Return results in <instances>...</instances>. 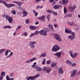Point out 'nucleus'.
<instances>
[{
  "label": "nucleus",
  "instance_id": "obj_13",
  "mask_svg": "<svg viewBox=\"0 0 80 80\" xmlns=\"http://www.w3.org/2000/svg\"><path fill=\"white\" fill-rule=\"evenodd\" d=\"M36 60V58L35 57H34L31 59H29V60L27 61L26 62V63H30L31 62H33V61H34V60Z\"/></svg>",
  "mask_w": 80,
  "mask_h": 80
},
{
  "label": "nucleus",
  "instance_id": "obj_15",
  "mask_svg": "<svg viewBox=\"0 0 80 80\" xmlns=\"http://www.w3.org/2000/svg\"><path fill=\"white\" fill-rule=\"evenodd\" d=\"M35 68L36 70L38 72H41L42 70V69L40 67L36 66Z\"/></svg>",
  "mask_w": 80,
  "mask_h": 80
},
{
  "label": "nucleus",
  "instance_id": "obj_12",
  "mask_svg": "<svg viewBox=\"0 0 80 80\" xmlns=\"http://www.w3.org/2000/svg\"><path fill=\"white\" fill-rule=\"evenodd\" d=\"M47 12L48 13H52L55 16H57V15H58V13H57L56 12H53V11L52 10H47Z\"/></svg>",
  "mask_w": 80,
  "mask_h": 80
},
{
  "label": "nucleus",
  "instance_id": "obj_33",
  "mask_svg": "<svg viewBox=\"0 0 80 80\" xmlns=\"http://www.w3.org/2000/svg\"><path fill=\"white\" fill-rule=\"evenodd\" d=\"M21 27H22V26L21 25L18 26L16 29V30H17V31L19 30L20 29Z\"/></svg>",
  "mask_w": 80,
  "mask_h": 80
},
{
  "label": "nucleus",
  "instance_id": "obj_40",
  "mask_svg": "<svg viewBox=\"0 0 80 80\" xmlns=\"http://www.w3.org/2000/svg\"><path fill=\"white\" fill-rule=\"evenodd\" d=\"M69 53L70 54V55H71V57H72L73 55V54L72 53H73V51H69Z\"/></svg>",
  "mask_w": 80,
  "mask_h": 80
},
{
  "label": "nucleus",
  "instance_id": "obj_32",
  "mask_svg": "<svg viewBox=\"0 0 80 80\" xmlns=\"http://www.w3.org/2000/svg\"><path fill=\"white\" fill-rule=\"evenodd\" d=\"M52 62V61L50 60H48L47 61V65H49V64H50Z\"/></svg>",
  "mask_w": 80,
  "mask_h": 80
},
{
  "label": "nucleus",
  "instance_id": "obj_59",
  "mask_svg": "<svg viewBox=\"0 0 80 80\" xmlns=\"http://www.w3.org/2000/svg\"><path fill=\"white\" fill-rule=\"evenodd\" d=\"M20 10H23V8L20 7H19Z\"/></svg>",
  "mask_w": 80,
  "mask_h": 80
},
{
  "label": "nucleus",
  "instance_id": "obj_11",
  "mask_svg": "<svg viewBox=\"0 0 80 80\" xmlns=\"http://www.w3.org/2000/svg\"><path fill=\"white\" fill-rule=\"evenodd\" d=\"M62 52H59L54 54V55L55 56H57L58 58H61V54H62Z\"/></svg>",
  "mask_w": 80,
  "mask_h": 80
},
{
  "label": "nucleus",
  "instance_id": "obj_57",
  "mask_svg": "<svg viewBox=\"0 0 80 80\" xmlns=\"http://www.w3.org/2000/svg\"><path fill=\"white\" fill-rule=\"evenodd\" d=\"M13 52H11V53H10V54H9V55H10V56L11 57V56H12V54H13Z\"/></svg>",
  "mask_w": 80,
  "mask_h": 80
},
{
  "label": "nucleus",
  "instance_id": "obj_29",
  "mask_svg": "<svg viewBox=\"0 0 80 80\" xmlns=\"http://www.w3.org/2000/svg\"><path fill=\"white\" fill-rule=\"evenodd\" d=\"M50 17H51L50 14H48L47 16L48 22H49L50 20Z\"/></svg>",
  "mask_w": 80,
  "mask_h": 80
},
{
  "label": "nucleus",
  "instance_id": "obj_36",
  "mask_svg": "<svg viewBox=\"0 0 80 80\" xmlns=\"http://www.w3.org/2000/svg\"><path fill=\"white\" fill-rule=\"evenodd\" d=\"M43 7V6H37L36 9H38V8H42Z\"/></svg>",
  "mask_w": 80,
  "mask_h": 80
},
{
  "label": "nucleus",
  "instance_id": "obj_50",
  "mask_svg": "<svg viewBox=\"0 0 80 80\" xmlns=\"http://www.w3.org/2000/svg\"><path fill=\"white\" fill-rule=\"evenodd\" d=\"M72 67H75L76 66V64L75 63H73L72 64Z\"/></svg>",
  "mask_w": 80,
  "mask_h": 80
},
{
  "label": "nucleus",
  "instance_id": "obj_5",
  "mask_svg": "<svg viewBox=\"0 0 80 80\" xmlns=\"http://www.w3.org/2000/svg\"><path fill=\"white\" fill-rule=\"evenodd\" d=\"M40 76V74H38L35 76H30L28 77V78H27V80H30V79L31 80H35V78H38V77Z\"/></svg>",
  "mask_w": 80,
  "mask_h": 80
},
{
  "label": "nucleus",
  "instance_id": "obj_14",
  "mask_svg": "<svg viewBox=\"0 0 80 80\" xmlns=\"http://www.w3.org/2000/svg\"><path fill=\"white\" fill-rule=\"evenodd\" d=\"M61 7V5H54L53 6V8H54L55 10H57L59 8Z\"/></svg>",
  "mask_w": 80,
  "mask_h": 80
},
{
  "label": "nucleus",
  "instance_id": "obj_49",
  "mask_svg": "<svg viewBox=\"0 0 80 80\" xmlns=\"http://www.w3.org/2000/svg\"><path fill=\"white\" fill-rule=\"evenodd\" d=\"M8 51H7V50H6V51L5 52V55L6 56H7L8 55Z\"/></svg>",
  "mask_w": 80,
  "mask_h": 80
},
{
  "label": "nucleus",
  "instance_id": "obj_60",
  "mask_svg": "<svg viewBox=\"0 0 80 80\" xmlns=\"http://www.w3.org/2000/svg\"><path fill=\"white\" fill-rule=\"evenodd\" d=\"M11 57L10 55H9L8 56H7V58H10Z\"/></svg>",
  "mask_w": 80,
  "mask_h": 80
},
{
  "label": "nucleus",
  "instance_id": "obj_6",
  "mask_svg": "<svg viewBox=\"0 0 80 80\" xmlns=\"http://www.w3.org/2000/svg\"><path fill=\"white\" fill-rule=\"evenodd\" d=\"M48 32L47 31H45L44 30H42L39 31V33L41 35L47 36Z\"/></svg>",
  "mask_w": 80,
  "mask_h": 80
},
{
  "label": "nucleus",
  "instance_id": "obj_8",
  "mask_svg": "<svg viewBox=\"0 0 80 80\" xmlns=\"http://www.w3.org/2000/svg\"><path fill=\"white\" fill-rule=\"evenodd\" d=\"M36 43V42L35 41L34 42L32 41L29 42V44L30 47H31L32 48H34L35 47L34 44H35Z\"/></svg>",
  "mask_w": 80,
  "mask_h": 80
},
{
  "label": "nucleus",
  "instance_id": "obj_45",
  "mask_svg": "<svg viewBox=\"0 0 80 80\" xmlns=\"http://www.w3.org/2000/svg\"><path fill=\"white\" fill-rule=\"evenodd\" d=\"M27 35H28V33L27 32H25L24 33V36H25V37H27Z\"/></svg>",
  "mask_w": 80,
  "mask_h": 80
},
{
  "label": "nucleus",
  "instance_id": "obj_41",
  "mask_svg": "<svg viewBox=\"0 0 80 80\" xmlns=\"http://www.w3.org/2000/svg\"><path fill=\"white\" fill-rule=\"evenodd\" d=\"M12 13L13 14V15H15L16 14V12L15 10H14L12 11H11Z\"/></svg>",
  "mask_w": 80,
  "mask_h": 80
},
{
  "label": "nucleus",
  "instance_id": "obj_62",
  "mask_svg": "<svg viewBox=\"0 0 80 80\" xmlns=\"http://www.w3.org/2000/svg\"><path fill=\"white\" fill-rule=\"evenodd\" d=\"M55 3H56V2H53L52 4V6L54 5H55Z\"/></svg>",
  "mask_w": 80,
  "mask_h": 80
},
{
  "label": "nucleus",
  "instance_id": "obj_56",
  "mask_svg": "<svg viewBox=\"0 0 80 80\" xmlns=\"http://www.w3.org/2000/svg\"><path fill=\"white\" fill-rule=\"evenodd\" d=\"M1 51H2V52H4L5 51V49H1Z\"/></svg>",
  "mask_w": 80,
  "mask_h": 80
},
{
  "label": "nucleus",
  "instance_id": "obj_61",
  "mask_svg": "<svg viewBox=\"0 0 80 80\" xmlns=\"http://www.w3.org/2000/svg\"><path fill=\"white\" fill-rule=\"evenodd\" d=\"M59 3H60V4H62V3H63L62 2V1H60L59 2Z\"/></svg>",
  "mask_w": 80,
  "mask_h": 80
},
{
  "label": "nucleus",
  "instance_id": "obj_48",
  "mask_svg": "<svg viewBox=\"0 0 80 80\" xmlns=\"http://www.w3.org/2000/svg\"><path fill=\"white\" fill-rule=\"evenodd\" d=\"M41 0H36L35 2H40ZM42 1L43 2H45V0H42Z\"/></svg>",
  "mask_w": 80,
  "mask_h": 80
},
{
  "label": "nucleus",
  "instance_id": "obj_25",
  "mask_svg": "<svg viewBox=\"0 0 80 80\" xmlns=\"http://www.w3.org/2000/svg\"><path fill=\"white\" fill-rule=\"evenodd\" d=\"M72 16V14H66L64 17H71Z\"/></svg>",
  "mask_w": 80,
  "mask_h": 80
},
{
  "label": "nucleus",
  "instance_id": "obj_64",
  "mask_svg": "<svg viewBox=\"0 0 80 80\" xmlns=\"http://www.w3.org/2000/svg\"><path fill=\"white\" fill-rule=\"evenodd\" d=\"M78 75H80V71H79L78 72Z\"/></svg>",
  "mask_w": 80,
  "mask_h": 80
},
{
  "label": "nucleus",
  "instance_id": "obj_20",
  "mask_svg": "<svg viewBox=\"0 0 80 80\" xmlns=\"http://www.w3.org/2000/svg\"><path fill=\"white\" fill-rule=\"evenodd\" d=\"M12 20H13V19L12 18V17H10L8 19V21L9 23H12Z\"/></svg>",
  "mask_w": 80,
  "mask_h": 80
},
{
  "label": "nucleus",
  "instance_id": "obj_58",
  "mask_svg": "<svg viewBox=\"0 0 80 80\" xmlns=\"http://www.w3.org/2000/svg\"><path fill=\"white\" fill-rule=\"evenodd\" d=\"M70 62V60H68L67 61H66V63H69Z\"/></svg>",
  "mask_w": 80,
  "mask_h": 80
},
{
  "label": "nucleus",
  "instance_id": "obj_17",
  "mask_svg": "<svg viewBox=\"0 0 80 80\" xmlns=\"http://www.w3.org/2000/svg\"><path fill=\"white\" fill-rule=\"evenodd\" d=\"M58 72L59 73H61V74H63V71L62 69V67H60L58 70Z\"/></svg>",
  "mask_w": 80,
  "mask_h": 80
},
{
  "label": "nucleus",
  "instance_id": "obj_27",
  "mask_svg": "<svg viewBox=\"0 0 80 80\" xmlns=\"http://www.w3.org/2000/svg\"><path fill=\"white\" fill-rule=\"evenodd\" d=\"M77 55H78V53H74V55L73 54L72 55V58H75V57H77Z\"/></svg>",
  "mask_w": 80,
  "mask_h": 80
},
{
  "label": "nucleus",
  "instance_id": "obj_22",
  "mask_svg": "<svg viewBox=\"0 0 80 80\" xmlns=\"http://www.w3.org/2000/svg\"><path fill=\"white\" fill-rule=\"evenodd\" d=\"M68 24L70 26H73L74 25V23L73 22H68Z\"/></svg>",
  "mask_w": 80,
  "mask_h": 80
},
{
  "label": "nucleus",
  "instance_id": "obj_24",
  "mask_svg": "<svg viewBox=\"0 0 80 80\" xmlns=\"http://www.w3.org/2000/svg\"><path fill=\"white\" fill-rule=\"evenodd\" d=\"M48 26L50 30H53V26L51 24H49Z\"/></svg>",
  "mask_w": 80,
  "mask_h": 80
},
{
  "label": "nucleus",
  "instance_id": "obj_42",
  "mask_svg": "<svg viewBox=\"0 0 80 80\" xmlns=\"http://www.w3.org/2000/svg\"><path fill=\"white\" fill-rule=\"evenodd\" d=\"M35 35V33H32L29 36L30 38H31L32 37Z\"/></svg>",
  "mask_w": 80,
  "mask_h": 80
},
{
  "label": "nucleus",
  "instance_id": "obj_44",
  "mask_svg": "<svg viewBox=\"0 0 80 80\" xmlns=\"http://www.w3.org/2000/svg\"><path fill=\"white\" fill-rule=\"evenodd\" d=\"M26 23L28 24L29 23V19H27L26 20Z\"/></svg>",
  "mask_w": 80,
  "mask_h": 80
},
{
  "label": "nucleus",
  "instance_id": "obj_18",
  "mask_svg": "<svg viewBox=\"0 0 80 80\" xmlns=\"http://www.w3.org/2000/svg\"><path fill=\"white\" fill-rule=\"evenodd\" d=\"M65 32L66 33H69L70 34L72 33V30H70L69 29H66L65 30Z\"/></svg>",
  "mask_w": 80,
  "mask_h": 80
},
{
  "label": "nucleus",
  "instance_id": "obj_23",
  "mask_svg": "<svg viewBox=\"0 0 80 80\" xmlns=\"http://www.w3.org/2000/svg\"><path fill=\"white\" fill-rule=\"evenodd\" d=\"M57 65V63L52 62L51 64V67H54L55 66H56Z\"/></svg>",
  "mask_w": 80,
  "mask_h": 80
},
{
  "label": "nucleus",
  "instance_id": "obj_47",
  "mask_svg": "<svg viewBox=\"0 0 80 80\" xmlns=\"http://www.w3.org/2000/svg\"><path fill=\"white\" fill-rule=\"evenodd\" d=\"M10 78H9V77L8 76H7L6 77V79L7 80H10Z\"/></svg>",
  "mask_w": 80,
  "mask_h": 80
},
{
  "label": "nucleus",
  "instance_id": "obj_35",
  "mask_svg": "<svg viewBox=\"0 0 80 80\" xmlns=\"http://www.w3.org/2000/svg\"><path fill=\"white\" fill-rule=\"evenodd\" d=\"M46 61V58H44L43 61L42 62V65H45V62Z\"/></svg>",
  "mask_w": 80,
  "mask_h": 80
},
{
  "label": "nucleus",
  "instance_id": "obj_51",
  "mask_svg": "<svg viewBox=\"0 0 80 80\" xmlns=\"http://www.w3.org/2000/svg\"><path fill=\"white\" fill-rule=\"evenodd\" d=\"M13 73H11L10 76H9V77H13Z\"/></svg>",
  "mask_w": 80,
  "mask_h": 80
},
{
  "label": "nucleus",
  "instance_id": "obj_54",
  "mask_svg": "<svg viewBox=\"0 0 80 80\" xmlns=\"http://www.w3.org/2000/svg\"><path fill=\"white\" fill-rule=\"evenodd\" d=\"M3 79L2 76H0V80H2Z\"/></svg>",
  "mask_w": 80,
  "mask_h": 80
},
{
  "label": "nucleus",
  "instance_id": "obj_19",
  "mask_svg": "<svg viewBox=\"0 0 80 80\" xmlns=\"http://www.w3.org/2000/svg\"><path fill=\"white\" fill-rule=\"evenodd\" d=\"M29 28L30 29H31V30H35V29H36L37 27L35 26H29Z\"/></svg>",
  "mask_w": 80,
  "mask_h": 80
},
{
  "label": "nucleus",
  "instance_id": "obj_34",
  "mask_svg": "<svg viewBox=\"0 0 80 80\" xmlns=\"http://www.w3.org/2000/svg\"><path fill=\"white\" fill-rule=\"evenodd\" d=\"M64 13H65V14L66 13H67V10L66 9V8H65V7H64Z\"/></svg>",
  "mask_w": 80,
  "mask_h": 80
},
{
  "label": "nucleus",
  "instance_id": "obj_53",
  "mask_svg": "<svg viewBox=\"0 0 80 80\" xmlns=\"http://www.w3.org/2000/svg\"><path fill=\"white\" fill-rule=\"evenodd\" d=\"M58 24L57 23H55L54 24V26L55 27H58Z\"/></svg>",
  "mask_w": 80,
  "mask_h": 80
},
{
  "label": "nucleus",
  "instance_id": "obj_10",
  "mask_svg": "<svg viewBox=\"0 0 80 80\" xmlns=\"http://www.w3.org/2000/svg\"><path fill=\"white\" fill-rule=\"evenodd\" d=\"M77 70H72V72H71V73H72L70 76L71 77H73L77 75Z\"/></svg>",
  "mask_w": 80,
  "mask_h": 80
},
{
  "label": "nucleus",
  "instance_id": "obj_55",
  "mask_svg": "<svg viewBox=\"0 0 80 80\" xmlns=\"http://www.w3.org/2000/svg\"><path fill=\"white\" fill-rule=\"evenodd\" d=\"M6 50L7 51V52H9V53H10V52H12V51L11 50H8L7 49Z\"/></svg>",
  "mask_w": 80,
  "mask_h": 80
},
{
  "label": "nucleus",
  "instance_id": "obj_2",
  "mask_svg": "<svg viewBox=\"0 0 80 80\" xmlns=\"http://www.w3.org/2000/svg\"><path fill=\"white\" fill-rule=\"evenodd\" d=\"M60 49V47L58 45H55L52 48V51L56 52H58Z\"/></svg>",
  "mask_w": 80,
  "mask_h": 80
},
{
  "label": "nucleus",
  "instance_id": "obj_30",
  "mask_svg": "<svg viewBox=\"0 0 80 80\" xmlns=\"http://www.w3.org/2000/svg\"><path fill=\"white\" fill-rule=\"evenodd\" d=\"M33 12L34 13L35 17H36L37 16V15H38V13H37V12H35V10H33Z\"/></svg>",
  "mask_w": 80,
  "mask_h": 80
},
{
  "label": "nucleus",
  "instance_id": "obj_21",
  "mask_svg": "<svg viewBox=\"0 0 80 80\" xmlns=\"http://www.w3.org/2000/svg\"><path fill=\"white\" fill-rule=\"evenodd\" d=\"M23 17H26V16H27V15H28V13H27L26 11H24L23 12Z\"/></svg>",
  "mask_w": 80,
  "mask_h": 80
},
{
  "label": "nucleus",
  "instance_id": "obj_28",
  "mask_svg": "<svg viewBox=\"0 0 80 80\" xmlns=\"http://www.w3.org/2000/svg\"><path fill=\"white\" fill-rule=\"evenodd\" d=\"M46 56V53H43L42 54L41 56H40V57H45V56Z\"/></svg>",
  "mask_w": 80,
  "mask_h": 80
},
{
  "label": "nucleus",
  "instance_id": "obj_1",
  "mask_svg": "<svg viewBox=\"0 0 80 80\" xmlns=\"http://www.w3.org/2000/svg\"><path fill=\"white\" fill-rule=\"evenodd\" d=\"M0 3H3L5 6H6L7 8H11V7H15V5L12 3L7 4L6 1H3L2 0H0Z\"/></svg>",
  "mask_w": 80,
  "mask_h": 80
},
{
  "label": "nucleus",
  "instance_id": "obj_52",
  "mask_svg": "<svg viewBox=\"0 0 80 80\" xmlns=\"http://www.w3.org/2000/svg\"><path fill=\"white\" fill-rule=\"evenodd\" d=\"M55 1V0H49V2L50 3H52Z\"/></svg>",
  "mask_w": 80,
  "mask_h": 80
},
{
  "label": "nucleus",
  "instance_id": "obj_16",
  "mask_svg": "<svg viewBox=\"0 0 80 80\" xmlns=\"http://www.w3.org/2000/svg\"><path fill=\"white\" fill-rule=\"evenodd\" d=\"M69 39H70V40H73L75 38V36H74L69 35L68 37Z\"/></svg>",
  "mask_w": 80,
  "mask_h": 80
},
{
  "label": "nucleus",
  "instance_id": "obj_4",
  "mask_svg": "<svg viewBox=\"0 0 80 80\" xmlns=\"http://www.w3.org/2000/svg\"><path fill=\"white\" fill-rule=\"evenodd\" d=\"M43 71H46V73H47L48 74L49 73L51 72L52 70V68H47L46 67H44L42 68Z\"/></svg>",
  "mask_w": 80,
  "mask_h": 80
},
{
  "label": "nucleus",
  "instance_id": "obj_7",
  "mask_svg": "<svg viewBox=\"0 0 80 80\" xmlns=\"http://www.w3.org/2000/svg\"><path fill=\"white\" fill-rule=\"evenodd\" d=\"M54 38L57 40L59 42H62V39L60 38V35L58 34H55L54 35Z\"/></svg>",
  "mask_w": 80,
  "mask_h": 80
},
{
  "label": "nucleus",
  "instance_id": "obj_46",
  "mask_svg": "<svg viewBox=\"0 0 80 80\" xmlns=\"http://www.w3.org/2000/svg\"><path fill=\"white\" fill-rule=\"evenodd\" d=\"M39 33V32L38 31H36L35 32V35H38V34Z\"/></svg>",
  "mask_w": 80,
  "mask_h": 80
},
{
  "label": "nucleus",
  "instance_id": "obj_26",
  "mask_svg": "<svg viewBox=\"0 0 80 80\" xmlns=\"http://www.w3.org/2000/svg\"><path fill=\"white\" fill-rule=\"evenodd\" d=\"M1 76H2V77H5V75H6V73L5 72H2L1 73Z\"/></svg>",
  "mask_w": 80,
  "mask_h": 80
},
{
  "label": "nucleus",
  "instance_id": "obj_39",
  "mask_svg": "<svg viewBox=\"0 0 80 80\" xmlns=\"http://www.w3.org/2000/svg\"><path fill=\"white\" fill-rule=\"evenodd\" d=\"M22 2H17V4L18 6H21L22 5Z\"/></svg>",
  "mask_w": 80,
  "mask_h": 80
},
{
  "label": "nucleus",
  "instance_id": "obj_3",
  "mask_svg": "<svg viewBox=\"0 0 80 80\" xmlns=\"http://www.w3.org/2000/svg\"><path fill=\"white\" fill-rule=\"evenodd\" d=\"M77 8V6H76L74 5L72 7V6L70 5L68 7V9L69 12H72L75 10V9H76Z\"/></svg>",
  "mask_w": 80,
  "mask_h": 80
},
{
  "label": "nucleus",
  "instance_id": "obj_9",
  "mask_svg": "<svg viewBox=\"0 0 80 80\" xmlns=\"http://www.w3.org/2000/svg\"><path fill=\"white\" fill-rule=\"evenodd\" d=\"M37 19L40 20L41 21H42L43 22H44L45 21V17L44 15H42L41 17L38 18Z\"/></svg>",
  "mask_w": 80,
  "mask_h": 80
},
{
  "label": "nucleus",
  "instance_id": "obj_38",
  "mask_svg": "<svg viewBox=\"0 0 80 80\" xmlns=\"http://www.w3.org/2000/svg\"><path fill=\"white\" fill-rule=\"evenodd\" d=\"M63 3H68V1L67 0H63Z\"/></svg>",
  "mask_w": 80,
  "mask_h": 80
},
{
  "label": "nucleus",
  "instance_id": "obj_43",
  "mask_svg": "<svg viewBox=\"0 0 80 80\" xmlns=\"http://www.w3.org/2000/svg\"><path fill=\"white\" fill-rule=\"evenodd\" d=\"M71 34L72 35V36H75V33L74 32H72V31L71 32Z\"/></svg>",
  "mask_w": 80,
  "mask_h": 80
},
{
  "label": "nucleus",
  "instance_id": "obj_31",
  "mask_svg": "<svg viewBox=\"0 0 80 80\" xmlns=\"http://www.w3.org/2000/svg\"><path fill=\"white\" fill-rule=\"evenodd\" d=\"M3 28H12V27L10 26H6L3 27Z\"/></svg>",
  "mask_w": 80,
  "mask_h": 80
},
{
  "label": "nucleus",
  "instance_id": "obj_63",
  "mask_svg": "<svg viewBox=\"0 0 80 80\" xmlns=\"http://www.w3.org/2000/svg\"><path fill=\"white\" fill-rule=\"evenodd\" d=\"M38 23H39V22H35V24L36 25H37V24H38Z\"/></svg>",
  "mask_w": 80,
  "mask_h": 80
},
{
  "label": "nucleus",
  "instance_id": "obj_37",
  "mask_svg": "<svg viewBox=\"0 0 80 80\" xmlns=\"http://www.w3.org/2000/svg\"><path fill=\"white\" fill-rule=\"evenodd\" d=\"M10 17L8 15H6L5 18L7 20H8V18H10Z\"/></svg>",
  "mask_w": 80,
  "mask_h": 80
}]
</instances>
